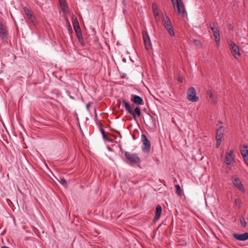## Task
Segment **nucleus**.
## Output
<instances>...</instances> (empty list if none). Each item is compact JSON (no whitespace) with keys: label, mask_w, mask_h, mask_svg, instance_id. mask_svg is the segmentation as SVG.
I'll return each instance as SVG.
<instances>
[{"label":"nucleus","mask_w":248,"mask_h":248,"mask_svg":"<svg viewBox=\"0 0 248 248\" xmlns=\"http://www.w3.org/2000/svg\"><path fill=\"white\" fill-rule=\"evenodd\" d=\"M122 104L124 107L125 110L133 117L134 120H136V116H140L141 110L139 107H136L133 110L129 103L124 100H122Z\"/></svg>","instance_id":"obj_1"},{"label":"nucleus","mask_w":248,"mask_h":248,"mask_svg":"<svg viewBox=\"0 0 248 248\" xmlns=\"http://www.w3.org/2000/svg\"><path fill=\"white\" fill-rule=\"evenodd\" d=\"M163 23L165 28L167 30L168 33L171 36H174L175 33L173 31L171 21L168 16H165L163 19Z\"/></svg>","instance_id":"obj_2"},{"label":"nucleus","mask_w":248,"mask_h":248,"mask_svg":"<svg viewBox=\"0 0 248 248\" xmlns=\"http://www.w3.org/2000/svg\"><path fill=\"white\" fill-rule=\"evenodd\" d=\"M173 4V6L175 11L181 14L183 16L185 15V10L183 4L181 1V0H171Z\"/></svg>","instance_id":"obj_3"},{"label":"nucleus","mask_w":248,"mask_h":248,"mask_svg":"<svg viewBox=\"0 0 248 248\" xmlns=\"http://www.w3.org/2000/svg\"><path fill=\"white\" fill-rule=\"evenodd\" d=\"M228 43L231 46V52L233 56L236 59H238L241 55L239 47L231 40H229Z\"/></svg>","instance_id":"obj_4"},{"label":"nucleus","mask_w":248,"mask_h":248,"mask_svg":"<svg viewBox=\"0 0 248 248\" xmlns=\"http://www.w3.org/2000/svg\"><path fill=\"white\" fill-rule=\"evenodd\" d=\"M125 156L131 163L138 164L140 162V159L137 154H131L128 152H125Z\"/></svg>","instance_id":"obj_5"},{"label":"nucleus","mask_w":248,"mask_h":248,"mask_svg":"<svg viewBox=\"0 0 248 248\" xmlns=\"http://www.w3.org/2000/svg\"><path fill=\"white\" fill-rule=\"evenodd\" d=\"M141 140L142 142V150L143 152L147 153L151 149V142L145 134L141 135Z\"/></svg>","instance_id":"obj_6"},{"label":"nucleus","mask_w":248,"mask_h":248,"mask_svg":"<svg viewBox=\"0 0 248 248\" xmlns=\"http://www.w3.org/2000/svg\"><path fill=\"white\" fill-rule=\"evenodd\" d=\"M187 99L193 102H197L199 100V97L196 96V92L194 87L189 88L187 93Z\"/></svg>","instance_id":"obj_7"},{"label":"nucleus","mask_w":248,"mask_h":248,"mask_svg":"<svg viewBox=\"0 0 248 248\" xmlns=\"http://www.w3.org/2000/svg\"><path fill=\"white\" fill-rule=\"evenodd\" d=\"M142 35L145 47L147 51H149L152 49V44L149 35L146 31H143Z\"/></svg>","instance_id":"obj_8"},{"label":"nucleus","mask_w":248,"mask_h":248,"mask_svg":"<svg viewBox=\"0 0 248 248\" xmlns=\"http://www.w3.org/2000/svg\"><path fill=\"white\" fill-rule=\"evenodd\" d=\"M0 36L3 40H6L8 38V32L3 22L0 21Z\"/></svg>","instance_id":"obj_9"},{"label":"nucleus","mask_w":248,"mask_h":248,"mask_svg":"<svg viewBox=\"0 0 248 248\" xmlns=\"http://www.w3.org/2000/svg\"><path fill=\"white\" fill-rule=\"evenodd\" d=\"M241 153L244 158L246 164L248 165V146L247 145H244L240 149Z\"/></svg>","instance_id":"obj_10"},{"label":"nucleus","mask_w":248,"mask_h":248,"mask_svg":"<svg viewBox=\"0 0 248 248\" xmlns=\"http://www.w3.org/2000/svg\"><path fill=\"white\" fill-rule=\"evenodd\" d=\"M131 100L135 104L140 105H143L144 104L143 99L137 95L132 94Z\"/></svg>","instance_id":"obj_11"},{"label":"nucleus","mask_w":248,"mask_h":248,"mask_svg":"<svg viewBox=\"0 0 248 248\" xmlns=\"http://www.w3.org/2000/svg\"><path fill=\"white\" fill-rule=\"evenodd\" d=\"M234 238L239 241H245L248 239V232H246L243 234L233 233Z\"/></svg>","instance_id":"obj_12"},{"label":"nucleus","mask_w":248,"mask_h":248,"mask_svg":"<svg viewBox=\"0 0 248 248\" xmlns=\"http://www.w3.org/2000/svg\"><path fill=\"white\" fill-rule=\"evenodd\" d=\"M210 29L212 31L215 40L220 38L219 30L216 27L215 24H213V26H211V25H210Z\"/></svg>","instance_id":"obj_13"},{"label":"nucleus","mask_w":248,"mask_h":248,"mask_svg":"<svg viewBox=\"0 0 248 248\" xmlns=\"http://www.w3.org/2000/svg\"><path fill=\"white\" fill-rule=\"evenodd\" d=\"M224 127L221 125H218L216 130V138L222 139L224 136Z\"/></svg>","instance_id":"obj_14"},{"label":"nucleus","mask_w":248,"mask_h":248,"mask_svg":"<svg viewBox=\"0 0 248 248\" xmlns=\"http://www.w3.org/2000/svg\"><path fill=\"white\" fill-rule=\"evenodd\" d=\"M232 183L235 187L241 191H243V185L239 178H234L232 180Z\"/></svg>","instance_id":"obj_15"},{"label":"nucleus","mask_w":248,"mask_h":248,"mask_svg":"<svg viewBox=\"0 0 248 248\" xmlns=\"http://www.w3.org/2000/svg\"><path fill=\"white\" fill-rule=\"evenodd\" d=\"M162 212V207L160 205H157L156 207L155 215L154 217V220L157 221L159 219L161 216Z\"/></svg>","instance_id":"obj_16"},{"label":"nucleus","mask_w":248,"mask_h":248,"mask_svg":"<svg viewBox=\"0 0 248 248\" xmlns=\"http://www.w3.org/2000/svg\"><path fill=\"white\" fill-rule=\"evenodd\" d=\"M234 161V158L233 156L231 155H225V158L224 160L225 163L227 165H230L231 164L232 162Z\"/></svg>","instance_id":"obj_17"},{"label":"nucleus","mask_w":248,"mask_h":248,"mask_svg":"<svg viewBox=\"0 0 248 248\" xmlns=\"http://www.w3.org/2000/svg\"><path fill=\"white\" fill-rule=\"evenodd\" d=\"M73 25L75 32H77V31H80L79 25L77 18L73 19Z\"/></svg>","instance_id":"obj_18"},{"label":"nucleus","mask_w":248,"mask_h":248,"mask_svg":"<svg viewBox=\"0 0 248 248\" xmlns=\"http://www.w3.org/2000/svg\"><path fill=\"white\" fill-rule=\"evenodd\" d=\"M59 3L62 11H65L68 8L65 0H59Z\"/></svg>","instance_id":"obj_19"},{"label":"nucleus","mask_w":248,"mask_h":248,"mask_svg":"<svg viewBox=\"0 0 248 248\" xmlns=\"http://www.w3.org/2000/svg\"><path fill=\"white\" fill-rule=\"evenodd\" d=\"M153 10L154 11V14L155 17H156L159 16V12L157 9V6L156 3H153L152 5Z\"/></svg>","instance_id":"obj_20"},{"label":"nucleus","mask_w":248,"mask_h":248,"mask_svg":"<svg viewBox=\"0 0 248 248\" xmlns=\"http://www.w3.org/2000/svg\"><path fill=\"white\" fill-rule=\"evenodd\" d=\"M101 134L103 136V139L105 140H107L110 142H113V140L108 137V136L106 134L105 132L103 129L101 130Z\"/></svg>","instance_id":"obj_21"},{"label":"nucleus","mask_w":248,"mask_h":248,"mask_svg":"<svg viewBox=\"0 0 248 248\" xmlns=\"http://www.w3.org/2000/svg\"><path fill=\"white\" fill-rule=\"evenodd\" d=\"M24 10L28 18L29 19H31V18L32 17V15L31 13V12L27 7H25L24 8Z\"/></svg>","instance_id":"obj_22"},{"label":"nucleus","mask_w":248,"mask_h":248,"mask_svg":"<svg viewBox=\"0 0 248 248\" xmlns=\"http://www.w3.org/2000/svg\"><path fill=\"white\" fill-rule=\"evenodd\" d=\"M175 187L176 189V193L178 195H181L182 190L180 186L179 185H177L175 186Z\"/></svg>","instance_id":"obj_23"},{"label":"nucleus","mask_w":248,"mask_h":248,"mask_svg":"<svg viewBox=\"0 0 248 248\" xmlns=\"http://www.w3.org/2000/svg\"><path fill=\"white\" fill-rule=\"evenodd\" d=\"M240 223L242 227H245L246 226L247 223L243 217H240Z\"/></svg>","instance_id":"obj_24"},{"label":"nucleus","mask_w":248,"mask_h":248,"mask_svg":"<svg viewBox=\"0 0 248 248\" xmlns=\"http://www.w3.org/2000/svg\"><path fill=\"white\" fill-rule=\"evenodd\" d=\"M76 33L78 40L80 41V40H82V35L81 30L77 31V32H76Z\"/></svg>","instance_id":"obj_25"},{"label":"nucleus","mask_w":248,"mask_h":248,"mask_svg":"<svg viewBox=\"0 0 248 248\" xmlns=\"http://www.w3.org/2000/svg\"><path fill=\"white\" fill-rule=\"evenodd\" d=\"M60 183L64 186H66L67 185L66 181L64 178H61Z\"/></svg>","instance_id":"obj_26"},{"label":"nucleus","mask_w":248,"mask_h":248,"mask_svg":"<svg viewBox=\"0 0 248 248\" xmlns=\"http://www.w3.org/2000/svg\"><path fill=\"white\" fill-rule=\"evenodd\" d=\"M221 139H222L216 138V140H217V148H218L219 147V146L220 145L221 142Z\"/></svg>","instance_id":"obj_27"},{"label":"nucleus","mask_w":248,"mask_h":248,"mask_svg":"<svg viewBox=\"0 0 248 248\" xmlns=\"http://www.w3.org/2000/svg\"><path fill=\"white\" fill-rule=\"evenodd\" d=\"M207 94L209 96V97L210 98V99H212L213 98V93L212 92H211V91L210 90H208L207 91Z\"/></svg>","instance_id":"obj_28"},{"label":"nucleus","mask_w":248,"mask_h":248,"mask_svg":"<svg viewBox=\"0 0 248 248\" xmlns=\"http://www.w3.org/2000/svg\"><path fill=\"white\" fill-rule=\"evenodd\" d=\"M193 42L195 44L196 46H199L201 45V42L198 40H194Z\"/></svg>","instance_id":"obj_29"},{"label":"nucleus","mask_w":248,"mask_h":248,"mask_svg":"<svg viewBox=\"0 0 248 248\" xmlns=\"http://www.w3.org/2000/svg\"><path fill=\"white\" fill-rule=\"evenodd\" d=\"M220 38L215 40V42L216 43V45H217V47H219V46H220Z\"/></svg>","instance_id":"obj_30"},{"label":"nucleus","mask_w":248,"mask_h":248,"mask_svg":"<svg viewBox=\"0 0 248 248\" xmlns=\"http://www.w3.org/2000/svg\"><path fill=\"white\" fill-rule=\"evenodd\" d=\"M227 155H233V150H231L229 153H226Z\"/></svg>","instance_id":"obj_31"},{"label":"nucleus","mask_w":248,"mask_h":248,"mask_svg":"<svg viewBox=\"0 0 248 248\" xmlns=\"http://www.w3.org/2000/svg\"><path fill=\"white\" fill-rule=\"evenodd\" d=\"M178 80L179 81H180V82H182L183 81V78H182V77H179L178 78Z\"/></svg>","instance_id":"obj_32"},{"label":"nucleus","mask_w":248,"mask_h":248,"mask_svg":"<svg viewBox=\"0 0 248 248\" xmlns=\"http://www.w3.org/2000/svg\"><path fill=\"white\" fill-rule=\"evenodd\" d=\"M90 108V104L88 103V104H86V108H87V109H89Z\"/></svg>","instance_id":"obj_33"},{"label":"nucleus","mask_w":248,"mask_h":248,"mask_svg":"<svg viewBox=\"0 0 248 248\" xmlns=\"http://www.w3.org/2000/svg\"><path fill=\"white\" fill-rule=\"evenodd\" d=\"M240 200L239 199H236L235 200V203L236 204L239 203Z\"/></svg>","instance_id":"obj_34"}]
</instances>
